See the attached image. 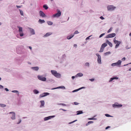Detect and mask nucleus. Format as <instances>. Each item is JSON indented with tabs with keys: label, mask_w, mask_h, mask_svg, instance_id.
<instances>
[{
	"label": "nucleus",
	"mask_w": 131,
	"mask_h": 131,
	"mask_svg": "<svg viewBox=\"0 0 131 131\" xmlns=\"http://www.w3.org/2000/svg\"><path fill=\"white\" fill-rule=\"evenodd\" d=\"M51 72L52 74L57 78H60L61 77V74L57 72V71L54 70H51Z\"/></svg>",
	"instance_id": "nucleus-1"
},
{
	"label": "nucleus",
	"mask_w": 131,
	"mask_h": 131,
	"mask_svg": "<svg viewBox=\"0 0 131 131\" xmlns=\"http://www.w3.org/2000/svg\"><path fill=\"white\" fill-rule=\"evenodd\" d=\"M114 42L115 43H116L115 46V48H117L119 46L121 42L120 41L116 40L115 39V37L114 39Z\"/></svg>",
	"instance_id": "nucleus-2"
},
{
	"label": "nucleus",
	"mask_w": 131,
	"mask_h": 131,
	"mask_svg": "<svg viewBox=\"0 0 131 131\" xmlns=\"http://www.w3.org/2000/svg\"><path fill=\"white\" fill-rule=\"evenodd\" d=\"M17 27L19 28V33L21 37H22L24 36V34L22 31V28L18 26Z\"/></svg>",
	"instance_id": "nucleus-3"
},
{
	"label": "nucleus",
	"mask_w": 131,
	"mask_h": 131,
	"mask_svg": "<svg viewBox=\"0 0 131 131\" xmlns=\"http://www.w3.org/2000/svg\"><path fill=\"white\" fill-rule=\"evenodd\" d=\"M107 46L106 43H105L103 44L101 47L100 50L99 51L100 52H102L103 51L104 48Z\"/></svg>",
	"instance_id": "nucleus-4"
},
{
	"label": "nucleus",
	"mask_w": 131,
	"mask_h": 131,
	"mask_svg": "<svg viewBox=\"0 0 131 131\" xmlns=\"http://www.w3.org/2000/svg\"><path fill=\"white\" fill-rule=\"evenodd\" d=\"M58 13L55 14H54L52 16V17H59L61 16V12L60 11L58 10Z\"/></svg>",
	"instance_id": "nucleus-5"
},
{
	"label": "nucleus",
	"mask_w": 131,
	"mask_h": 131,
	"mask_svg": "<svg viewBox=\"0 0 131 131\" xmlns=\"http://www.w3.org/2000/svg\"><path fill=\"white\" fill-rule=\"evenodd\" d=\"M116 7H115L113 6V5H110L107 6V9L108 10H114Z\"/></svg>",
	"instance_id": "nucleus-6"
},
{
	"label": "nucleus",
	"mask_w": 131,
	"mask_h": 131,
	"mask_svg": "<svg viewBox=\"0 0 131 131\" xmlns=\"http://www.w3.org/2000/svg\"><path fill=\"white\" fill-rule=\"evenodd\" d=\"M122 105L121 104H118L117 103H115L114 104H113L112 106L114 107H122Z\"/></svg>",
	"instance_id": "nucleus-7"
},
{
	"label": "nucleus",
	"mask_w": 131,
	"mask_h": 131,
	"mask_svg": "<svg viewBox=\"0 0 131 131\" xmlns=\"http://www.w3.org/2000/svg\"><path fill=\"white\" fill-rule=\"evenodd\" d=\"M96 55L97 56V62H98L99 63H101V56L98 53H96Z\"/></svg>",
	"instance_id": "nucleus-8"
},
{
	"label": "nucleus",
	"mask_w": 131,
	"mask_h": 131,
	"mask_svg": "<svg viewBox=\"0 0 131 131\" xmlns=\"http://www.w3.org/2000/svg\"><path fill=\"white\" fill-rule=\"evenodd\" d=\"M38 79L41 80L43 81H45L46 80V78L45 77H43L42 76L38 75Z\"/></svg>",
	"instance_id": "nucleus-9"
},
{
	"label": "nucleus",
	"mask_w": 131,
	"mask_h": 131,
	"mask_svg": "<svg viewBox=\"0 0 131 131\" xmlns=\"http://www.w3.org/2000/svg\"><path fill=\"white\" fill-rule=\"evenodd\" d=\"M116 35L115 33H113L109 34L107 35L106 36L107 38H110L113 37H115Z\"/></svg>",
	"instance_id": "nucleus-10"
},
{
	"label": "nucleus",
	"mask_w": 131,
	"mask_h": 131,
	"mask_svg": "<svg viewBox=\"0 0 131 131\" xmlns=\"http://www.w3.org/2000/svg\"><path fill=\"white\" fill-rule=\"evenodd\" d=\"M9 114H12V116L11 117V118L12 119L14 120L15 119V114L14 112H12L9 113Z\"/></svg>",
	"instance_id": "nucleus-11"
},
{
	"label": "nucleus",
	"mask_w": 131,
	"mask_h": 131,
	"mask_svg": "<svg viewBox=\"0 0 131 131\" xmlns=\"http://www.w3.org/2000/svg\"><path fill=\"white\" fill-rule=\"evenodd\" d=\"M39 14L40 16L42 17H46V16L45 14L44 13L41 11H39Z\"/></svg>",
	"instance_id": "nucleus-12"
},
{
	"label": "nucleus",
	"mask_w": 131,
	"mask_h": 131,
	"mask_svg": "<svg viewBox=\"0 0 131 131\" xmlns=\"http://www.w3.org/2000/svg\"><path fill=\"white\" fill-rule=\"evenodd\" d=\"M54 116H50L47 117H45L44 118L45 121H47L48 119H50L51 118H52Z\"/></svg>",
	"instance_id": "nucleus-13"
},
{
	"label": "nucleus",
	"mask_w": 131,
	"mask_h": 131,
	"mask_svg": "<svg viewBox=\"0 0 131 131\" xmlns=\"http://www.w3.org/2000/svg\"><path fill=\"white\" fill-rule=\"evenodd\" d=\"M49 93H46L43 94H41L40 95V97H41L44 96H46L49 95Z\"/></svg>",
	"instance_id": "nucleus-14"
},
{
	"label": "nucleus",
	"mask_w": 131,
	"mask_h": 131,
	"mask_svg": "<svg viewBox=\"0 0 131 131\" xmlns=\"http://www.w3.org/2000/svg\"><path fill=\"white\" fill-rule=\"evenodd\" d=\"M29 29L30 30V33L34 35L35 34V33L34 30L31 28H29Z\"/></svg>",
	"instance_id": "nucleus-15"
},
{
	"label": "nucleus",
	"mask_w": 131,
	"mask_h": 131,
	"mask_svg": "<svg viewBox=\"0 0 131 131\" xmlns=\"http://www.w3.org/2000/svg\"><path fill=\"white\" fill-rule=\"evenodd\" d=\"M52 34V33L51 32H48L44 36V37H48Z\"/></svg>",
	"instance_id": "nucleus-16"
},
{
	"label": "nucleus",
	"mask_w": 131,
	"mask_h": 131,
	"mask_svg": "<svg viewBox=\"0 0 131 131\" xmlns=\"http://www.w3.org/2000/svg\"><path fill=\"white\" fill-rule=\"evenodd\" d=\"M74 36V34L71 35H70L68 36L67 37V38L68 39H70L73 37Z\"/></svg>",
	"instance_id": "nucleus-17"
},
{
	"label": "nucleus",
	"mask_w": 131,
	"mask_h": 131,
	"mask_svg": "<svg viewBox=\"0 0 131 131\" xmlns=\"http://www.w3.org/2000/svg\"><path fill=\"white\" fill-rule=\"evenodd\" d=\"M41 103V105H40V107H42L44 106L45 104V102L44 101H40Z\"/></svg>",
	"instance_id": "nucleus-18"
},
{
	"label": "nucleus",
	"mask_w": 131,
	"mask_h": 131,
	"mask_svg": "<svg viewBox=\"0 0 131 131\" xmlns=\"http://www.w3.org/2000/svg\"><path fill=\"white\" fill-rule=\"evenodd\" d=\"M31 68L35 71H37L39 69V68L38 67H33Z\"/></svg>",
	"instance_id": "nucleus-19"
},
{
	"label": "nucleus",
	"mask_w": 131,
	"mask_h": 131,
	"mask_svg": "<svg viewBox=\"0 0 131 131\" xmlns=\"http://www.w3.org/2000/svg\"><path fill=\"white\" fill-rule=\"evenodd\" d=\"M106 42L110 46V47H112V43L111 42H110L108 40H107L106 41Z\"/></svg>",
	"instance_id": "nucleus-20"
},
{
	"label": "nucleus",
	"mask_w": 131,
	"mask_h": 131,
	"mask_svg": "<svg viewBox=\"0 0 131 131\" xmlns=\"http://www.w3.org/2000/svg\"><path fill=\"white\" fill-rule=\"evenodd\" d=\"M118 78L117 77H113L112 78H111L110 79V81H109L110 82H111L114 79H118Z\"/></svg>",
	"instance_id": "nucleus-21"
},
{
	"label": "nucleus",
	"mask_w": 131,
	"mask_h": 131,
	"mask_svg": "<svg viewBox=\"0 0 131 131\" xmlns=\"http://www.w3.org/2000/svg\"><path fill=\"white\" fill-rule=\"evenodd\" d=\"M39 22L40 23L42 24V23H44L45 22V21L44 20L39 19Z\"/></svg>",
	"instance_id": "nucleus-22"
},
{
	"label": "nucleus",
	"mask_w": 131,
	"mask_h": 131,
	"mask_svg": "<svg viewBox=\"0 0 131 131\" xmlns=\"http://www.w3.org/2000/svg\"><path fill=\"white\" fill-rule=\"evenodd\" d=\"M83 74L81 73H78L76 76L77 77H81L83 76Z\"/></svg>",
	"instance_id": "nucleus-23"
},
{
	"label": "nucleus",
	"mask_w": 131,
	"mask_h": 131,
	"mask_svg": "<svg viewBox=\"0 0 131 131\" xmlns=\"http://www.w3.org/2000/svg\"><path fill=\"white\" fill-rule=\"evenodd\" d=\"M83 88V87H81V88H79V89H76V90H73V92H76V91H77L82 89V88Z\"/></svg>",
	"instance_id": "nucleus-24"
},
{
	"label": "nucleus",
	"mask_w": 131,
	"mask_h": 131,
	"mask_svg": "<svg viewBox=\"0 0 131 131\" xmlns=\"http://www.w3.org/2000/svg\"><path fill=\"white\" fill-rule=\"evenodd\" d=\"M77 112V115H78L79 114H82L83 113L82 111H78Z\"/></svg>",
	"instance_id": "nucleus-25"
},
{
	"label": "nucleus",
	"mask_w": 131,
	"mask_h": 131,
	"mask_svg": "<svg viewBox=\"0 0 131 131\" xmlns=\"http://www.w3.org/2000/svg\"><path fill=\"white\" fill-rule=\"evenodd\" d=\"M34 92L35 94H37L39 93V91L36 90H34L33 91Z\"/></svg>",
	"instance_id": "nucleus-26"
},
{
	"label": "nucleus",
	"mask_w": 131,
	"mask_h": 131,
	"mask_svg": "<svg viewBox=\"0 0 131 131\" xmlns=\"http://www.w3.org/2000/svg\"><path fill=\"white\" fill-rule=\"evenodd\" d=\"M47 23L49 25H51L53 24V23L51 21H48Z\"/></svg>",
	"instance_id": "nucleus-27"
},
{
	"label": "nucleus",
	"mask_w": 131,
	"mask_h": 131,
	"mask_svg": "<svg viewBox=\"0 0 131 131\" xmlns=\"http://www.w3.org/2000/svg\"><path fill=\"white\" fill-rule=\"evenodd\" d=\"M122 62L120 60H119L117 62V64L118 66H119L121 65Z\"/></svg>",
	"instance_id": "nucleus-28"
},
{
	"label": "nucleus",
	"mask_w": 131,
	"mask_h": 131,
	"mask_svg": "<svg viewBox=\"0 0 131 131\" xmlns=\"http://www.w3.org/2000/svg\"><path fill=\"white\" fill-rule=\"evenodd\" d=\"M6 105L2 104H0V106L2 107H6Z\"/></svg>",
	"instance_id": "nucleus-29"
},
{
	"label": "nucleus",
	"mask_w": 131,
	"mask_h": 131,
	"mask_svg": "<svg viewBox=\"0 0 131 131\" xmlns=\"http://www.w3.org/2000/svg\"><path fill=\"white\" fill-rule=\"evenodd\" d=\"M117 63H113L112 64V66H118V64H117Z\"/></svg>",
	"instance_id": "nucleus-30"
},
{
	"label": "nucleus",
	"mask_w": 131,
	"mask_h": 131,
	"mask_svg": "<svg viewBox=\"0 0 131 131\" xmlns=\"http://www.w3.org/2000/svg\"><path fill=\"white\" fill-rule=\"evenodd\" d=\"M43 7L45 9H47L48 8V7L46 5H44L43 6Z\"/></svg>",
	"instance_id": "nucleus-31"
},
{
	"label": "nucleus",
	"mask_w": 131,
	"mask_h": 131,
	"mask_svg": "<svg viewBox=\"0 0 131 131\" xmlns=\"http://www.w3.org/2000/svg\"><path fill=\"white\" fill-rule=\"evenodd\" d=\"M113 28L112 27H111L110 29L108 30L107 31V33H109L112 30Z\"/></svg>",
	"instance_id": "nucleus-32"
},
{
	"label": "nucleus",
	"mask_w": 131,
	"mask_h": 131,
	"mask_svg": "<svg viewBox=\"0 0 131 131\" xmlns=\"http://www.w3.org/2000/svg\"><path fill=\"white\" fill-rule=\"evenodd\" d=\"M64 88V86H62H62H59L57 88H54L53 89H58V88Z\"/></svg>",
	"instance_id": "nucleus-33"
},
{
	"label": "nucleus",
	"mask_w": 131,
	"mask_h": 131,
	"mask_svg": "<svg viewBox=\"0 0 131 131\" xmlns=\"http://www.w3.org/2000/svg\"><path fill=\"white\" fill-rule=\"evenodd\" d=\"M85 66H89V64L88 62H86L85 63Z\"/></svg>",
	"instance_id": "nucleus-34"
},
{
	"label": "nucleus",
	"mask_w": 131,
	"mask_h": 131,
	"mask_svg": "<svg viewBox=\"0 0 131 131\" xmlns=\"http://www.w3.org/2000/svg\"><path fill=\"white\" fill-rule=\"evenodd\" d=\"M105 115L107 117H110L111 116L110 115L108 114H106Z\"/></svg>",
	"instance_id": "nucleus-35"
},
{
	"label": "nucleus",
	"mask_w": 131,
	"mask_h": 131,
	"mask_svg": "<svg viewBox=\"0 0 131 131\" xmlns=\"http://www.w3.org/2000/svg\"><path fill=\"white\" fill-rule=\"evenodd\" d=\"M12 92L14 93H18V91L16 90H13L12 91Z\"/></svg>",
	"instance_id": "nucleus-36"
},
{
	"label": "nucleus",
	"mask_w": 131,
	"mask_h": 131,
	"mask_svg": "<svg viewBox=\"0 0 131 131\" xmlns=\"http://www.w3.org/2000/svg\"><path fill=\"white\" fill-rule=\"evenodd\" d=\"M104 35H105L104 33H103V34H101L100 36L99 37L100 38L101 37H102Z\"/></svg>",
	"instance_id": "nucleus-37"
},
{
	"label": "nucleus",
	"mask_w": 131,
	"mask_h": 131,
	"mask_svg": "<svg viewBox=\"0 0 131 131\" xmlns=\"http://www.w3.org/2000/svg\"><path fill=\"white\" fill-rule=\"evenodd\" d=\"M79 33V32L77 30H76V31H75V32H74V34H77Z\"/></svg>",
	"instance_id": "nucleus-38"
},
{
	"label": "nucleus",
	"mask_w": 131,
	"mask_h": 131,
	"mask_svg": "<svg viewBox=\"0 0 131 131\" xmlns=\"http://www.w3.org/2000/svg\"><path fill=\"white\" fill-rule=\"evenodd\" d=\"M20 12L21 15H23V12L22 10H20Z\"/></svg>",
	"instance_id": "nucleus-39"
},
{
	"label": "nucleus",
	"mask_w": 131,
	"mask_h": 131,
	"mask_svg": "<svg viewBox=\"0 0 131 131\" xmlns=\"http://www.w3.org/2000/svg\"><path fill=\"white\" fill-rule=\"evenodd\" d=\"M59 104L61 105L64 106H66V104H63V103H61V104Z\"/></svg>",
	"instance_id": "nucleus-40"
},
{
	"label": "nucleus",
	"mask_w": 131,
	"mask_h": 131,
	"mask_svg": "<svg viewBox=\"0 0 131 131\" xmlns=\"http://www.w3.org/2000/svg\"><path fill=\"white\" fill-rule=\"evenodd\" d=\"M88 122L89 124L93 123L94 122L93 121H89Z\"/></svg>",
	"instance_id": "nucleus-41"
},
{
	"label": "nucleus",
	"mask_w": 131,
	"mask_h": 131,
	"mask_svg": "<svg viewBox=\"0 0 131 131\" xmlns=\"http://www.w3.org/2000/svg\"><path fill=\"white\" fill-rule=\"evenodd\" d=\"M100 19H102L103 20V19H104V17H103L102 16H101L100 18Z\"/></svg>",
	"instance_id": "nucleus-42"
},
{
	"label": "nucleus",
	"mask_w": 131,
	"mask_h": 131,
	"mask_svg": "<svg viewBox=\"0 0 131 131\" xmlns=\"http://www.w3.org/2000/svg\"><path fill=\"white\" fill-rule=\"evenodd\" d=\"M77 121V120H75V121H72V122H71L69 123V124H71V123H74V122H75L76 121Z\"/></svg>",
	"instance_id": "nucleus-43"
},
{
	"label": "nucleus",
	"mask_w": 131,
	"mask_h": 131,
	"mask_svg": "<svg viewBox=\"0 0 131 131\" xmlns=\"http://www.w3.org/2000/svg\"><path fill=\"white\" fill-rule=\"evenodd\" d=\"M110 53V52L109 51V52H106L105 53V54L106 55L107 54H109Z\"/></svg>",
	"instance_id": "nucleus-44"
},
{
	"label": "nucleus",
	"mask_w": 131,
	"mask_h": 131,
	"mask_svg": "<svg viewBox=\"0 0 131 131\" xmlns=\"http://www.w3.org/2000/svg\"><path fill=\"white\" fill-rule=\"evenodd\" d=\"M89 119L90 120H94V119H95V118H89Z\"/></svg>",
	"instance_id": "nucleus-45"
},
{
	"label": "nucleus",
	"mask_w": 131,
	"mask_h": 131,
	"mask_svg": "<svg viewBox=\"0 0 131 131\" xmlns=\"http://www.w3.org/2000/svg\"><path fill=\"white\" fill-rule=\"evenodd\" d=\"M74 104L75 105H78L79 103H78L77 102H74Z\"/></svg>",
	"instance_id": "nucleus-46"
},
{
	"label": "nucleus",
	"mask_w": 131,
	"mask_h": 131,
	"mask_svg": "<svg viewBox=\"0 0 131 131\" xmlns=\"http://www.w3.org/2000/svg\"><path fill=\"white\" fill-rule=\"evenodd\" d=\"M125 60V57H123L122 59V60L123 61H124Z\"/></svg>",
	"instance_id": "nucleus-47"
},
{
	"label": "nucleus",
	"mask_w": 131,
	"mask_h": 131,
	"mask_svg": "<svg viewBox=\"0 0 131 131\" xmlns=\"http://www.w3.org/2000/svg\"><path fill=\"white\" fill-rule=\"evenodd\" d=\"M3 86L1 85H0V89H3Z\"/></svg>",
	"instance_id": "nucleus-48"
},
{
	"label": "nucleus",
	"mask_w": 131,
	"mask_h": 131,
	"mask_svg": "<svg viewBox=\"0 0 131 131\" xmlns=\"http://www.w3.org/2000/svg\"><path fill=\"white\" fill-rule=\"evenodd\" d=\"M89 80L91 81H93L94 80V79H90Z\"/></svg>",
	"instance_id": "nucleus-49"
},
{
	"label": "nucleus",
	"mask_w": 131,
	"mask_h": 131,
	"mask_svg": "<svg viewBox=\"0 0 131 131\" xmlns=\"http://www.w3.org/2000/svg\"><path fill=\"white\" fill-rule=\"evenodd\" d=\"M16 7L17 8H19L21 7V6H16Z\"/></svg>",
	"instance_id": "nucleus-50"
},
{
	"label": "nucleus",
	"mask_w": 131,
	"mask_h": 131,
	"mask_svg": "<svg viewBox=\"0 0 131 131\" xmlns=\"http://www.w3.org/2000/svg\"><path fill=\"white\" fill-rule=\"evenodd\" d=\"M21 120L19 119V122H18L17 123V124H19L21 122Z\"/></svg>",
	"instance_id": "nucleus-51"
},
{
	"label": "nucleus",
	"mask_w": 131,
	"mask_h": 131,
	"mask_svg": "<svg viewBox=\"0 0 131 131\" xmlns=\"http://www.w3.org/2000/svg\"><path fill=\"white\" fill-rule=\"evenodd\" d=\"M91 36H90L88 37H87L86 39H89V38L90 37H91Z\"/></svg>",
	"instance_id": "nucleus-52"
},
{
	"label": "nucleus",
	"mask_w": 131,
	"mask_h": 131,
	"mask_svg": "<svg viewBox=\"0 0 131 131\" xmlns=\"http://www.w3.org/2000/svg\"><path fill=\"white\" fill-rule=\"evenodd\" d=\"M110 126H107V127L106 128H105V129H108V128H110Z\"/></svg>",
	"instance_id": "nucleus-53"
},
{
	"label": "nucleus",
	"mask_w": 131,
	"mask_h": 131,
	"mask_svg": "<svg viewBox=\"0 0 131 131\" xmlns=\"http://www.w3.org/2000/svg\"><path fill=\"white\" fill-rule=\"evenodd\" d=\"M5 90L7 91H9L8 89L7 88H5Z\"/></svg>",
	"instance_id": "nucleus-54"
},
{
	"label": "nucleus",
	"mask_w": 131,
	"mask_h": 131,
	"mask_svg": "<svg viewBox=\"0 0 131 131\" xmlns=\"http://www.w3.org/2000/svg\"><path fill=\"white\" fill-rule=\"evenodd\" d=\"M89 122H88V123H87V124H86V126H88V125L89 124Z\"/></svg>",
	"instance_id": "nucleus-55"
},
{
	"label": "nucleus",
	"mask_w": 131,
	"mask_h": 131,
	"mask_svg": "<svg viewBox=\"0 0 131 131\" xmlns=\"http://www.w3.org/2000/svg\"><path fill=\"white\" fill-rule=\"evenodd\" d=\"M74 46L75 47H77V45L75 44L74 45Z\"/></svg>",
	"instance_id": "nucleus-56"
},
{
	"label": "nucleus",
	"mask_w": 131,
	"mask_h": 131,
	"mask_svg": "<svg viewBox=\"0 0 131 131\" xmlns=\"http://www.w3.org/2000/svg\"><path fill=\"white\" fill-rule=\"evenodd\" d=\"M74 76H72V78L73 80L74 78Z\"/></svg>",
	"instance_id": "nucleus-57"
},
{
	"label": "nucleus",
	"mask_w": 131,
	"mask_h": 131,
	"mask_svg": "<svg viewBox=\"0 0 131 131\" xmlns=\"http://www.w3.org/2000/svg\"><path fill=\"white\" fill-rule=\"evenodd\" d=\"M60 110H62L63 111H66V110H65L63 109H60Z\"/></svg>",
	"instance_id": "nucleus-58"
},
{
	"label": "nucleus",
	"mask_w": 131,
	"mask_h": 131,
	"mask_svg": "<svg viewBox=\"0 0 131 131\" xmlns=\"http://www.w3.org/2000/svg\"><path fill=\"white\" fill-rule=\"evenodd\" d=\"M29 48L31 49H31H32V48L30 46H29Z\"/></svg>",
	"instance_id": "nucleus-59"
},
{
	"label": "nucleus",
	"mask_w": 131,
	"mask_h": 131,
	"mask_svg": "<svg viewBox=\"0 0 131 131\" xmlns=\"http://www.w3.org/2000/svg\"><path fill=\"white\" fill-rule=\"evenodd\" d=\"M129 71H131V68H130L129 69Z\"/></svg>",
	"instance_id": "nucleus-60"
},
{
	"label": "nucleus",
	"mask_w": 131,
	"mask_h": 131,
	"mask_svg": "<svg viewBox=\"0 0 131 131\" xmlns=\"http://www.w3.org/2000/svg\"><path fill=\"white\" fill-rule=\"evenodd\" d=\"M2 24V23H0V26H1Z\"/></svg>",
	"instance_id": "nucleus-61"
},
{
	"label": "nucleus",
	"mask_w": 131,
	"mask_h": 131,
	"mask_svg": "<svg viewBox=\"0 0 131 131\" xmlns=\"http://www.w3.org/2000/svg\"><path fill=\"white\" fill-rule=\"evenodd\" d=\"M129 35L130 36L131 35V32L130 34Z\"/></svg>",
	"instance_id": "nucleus-62"
},
{
	"label": "nucleus",
	"mask_w": 131,
	"mask_h": 131,
	"mask_svg": "<svg viewBox=\"0 0 131 131\" xmlns=\"http://www.w3.org/2000/svg\"><path fill=\"white\" fill-rule=\"evenodd\" d=\"M1 77H0V80H1Z\"/></svg>",
	"instance_id": "nucleus-63"
},
{
	"label": "nucleus",
	"mask_w": 131,
	"mask_h": 131,
	"mask_svg": "<svg viewBox=\"0 0 131 131\" xmlns=\"http://www.w3.org/2000/svg\"><path fill=\"white\" fill-rule=\"evenodd\" d=\"M126 65H124V66H126Z\"/></svg>",
	"instance_id": "nucleus-64"
}]
</instances>
